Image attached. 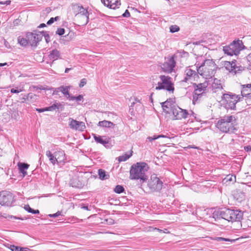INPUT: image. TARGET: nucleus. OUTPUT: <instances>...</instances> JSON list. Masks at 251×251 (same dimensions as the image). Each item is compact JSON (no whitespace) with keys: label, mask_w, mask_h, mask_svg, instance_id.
Segmentation results:
<instances>
[{"label":"nucleus","mask_w":251,"mask_h":251,"mask_svg":"<svg viewBox=\"0 0 251 251\" xmlns=\"http://www.w3.org/2000/svg\"><path fill=\"white\" fill-rule=\"evenodd\" d=\"M213 218L216 219H223L228 222H240L243 219V213L239 210L224 209L219 211H215Z\"/></svg>","instance_id":"nucleus-1"},{"label":"nucleus","mask_w":251,"mask_h":251,"mask_svg":"<svg viewBox=\"0 0 251 251\" xmlns=\"http://www.w3.org/2000/svg\"><path fill=\"white\" fill-rule=\"evenodd\" d=\"M199 74L206 79L214 75L217 67L213 59H205L201 64H196Z\"/></svg>","instance_id":"nucleus-2"},{"label":"nucleus","mask_w":251,"mask_h":251,"mask_svg":"<svg viewBox=\"0 0 251 251\" xmlns=\"http://www.w3.org/2000/svg\"><path fill=\"white\" fill-rule=\"evenodd\" d=\"M236 119L234 116L228 115L221 118L217 122L216 127L224 133H231L235 130Z\"/></svg>","instance_id":"nucleus-3"},{"label":"nucleus","mask_w":251,"mask_h":251,"mask_svg":"<svg viewBox=\"0 0 251 251\" xmlns=\"http://www.w3.org/2000/svg\"><path fill=\"white\" fill-rule=\"evenodd\" d=\"M149 167L145 162H137L131 167L130 170V178L131 179H140L143 181L147 179L145 173L148 170Z\"/></svg>","instance_id":"nucleus-4"},{"label":"nucleus","mask_w":251,"mask_h":251,"mask_svg":"<svg viewBox=\"0 0 251 251\" xmlns=\"http://www.w3.org/2000/svg\"><path fill=\"white\" fill-rule=\"evenodd\" d=\"M242 99V97L240 95L228 92L223 94L222 101L224 106L226 109L234 110L235 109L237 102L241 100Z\"/></svg>","instance_id":"nucleus-5"},{"label":"nucleus","mask_w":251,"mask_h":251,"mask_svg":"<svg viewBox=\"0 0 251 251\" xmlns=\"http://www.w3.org/2000/svg\"><path fill=\"white\" fill-rule=\"evenodd\" d=\"M244 46L242 40H234L229 45L223 47V51L227 55H238L240 51L244 49Z\"/></svg>","instance_id":"nucleus-6"},{"label":"nucleus","mask_w":251,"mask_h":251,"mask_svg":"<svg viewBox=\"0 0 251 251\" xmlns=\"http://www.w3.org/2000/svg\"><path fill=\"white\" fill-rule=\"evenodd\" d=\"M159 80L156 84L155 90H165L169 92H174L175 89L171 77L165 75H160L159 76Z\"/></svg>","instance_id":"nucleus-7"},{"label":"nucleus","mask_w":251,"mask_h":251,"mask_svg":"<svg viewBox=\"0 0 251 251\" xmlns=\"http://www.w3.org/2000/svg\"><path fill=\"white\" fill-rule=\"evenodd\" d=\"M73 8L75 13V17L78 18L83 19L81 24L82 25H86L89 22V12L87 9L78 4L73 5Z\"/></svg>","instance_id":"nucleus-8"},{"label":"nucleus","mask_w":251,"mask_h":251,"mask_svg":"<svg viewBox=\"0 0 251 251\" xmlns=\"http://www.w3.org/2000/svg\"><path fill=\"white\" fill-rule=\"evenodd\" d=\"M148 185L151 191L159 192L162 188L163 182L156 175L153 174L151 176Z\"/></svg>","instance_id":"nucleus-9"},{"label":"nucleus","mask_w":251,"mask_h":251,"mask_svg":"<svg viewBox=\"0 0 251 251\" xmlns=\"http://www.w3.org/2000/svg\"><path fill=\"white\" fill-rule=\"evenodd\" d=\"M14 201V196L9 191H3L0 192V204L7 206H11Z\"/></svg>","instance_id":"nucleus-10"},{"label":"nucleus","mask_w":251,"mask_h":251,"mask_svg":"<svg viewBox=\"0 0 251 251\" xmlns=\"http://www.w3.org/2000/svg\"><path fill=\"white\" fill-rule=\"evenodd\" d=\"M172 113L174 116V120H181L182 119H186L189 115L188 111L185 109H183L178 106L175 105L172 107Z\"/></svg>","instance_id":"nucleus-11"},{"label":"nucleus","mask_w":251,"mask_h":251,"mask_svg":"<svg viewBox=\"0 0 251 251\" xmlns=\"http://www.w3.org/2000/svg\"><path fill=\"white\" fill-rule=\"evenodd\" d=\"M44 33V32H27L26 34V37L27 38V40L29 44L32 47H36L37 44L42 39L43 35L42 33Z\"/></svg>","instance_id":"nucleus-12"},{"label":"nucleus","mask_w":251,"mask_h":251,"mask_svg":"<svg viewBox=\"0 0 251 251\" xmlns=\"http://www.w3.org/2000/svg\"><path fill=\"white\" fill-rule=\"evenodd\" d=\"M198 72H197L191 69L187 68L185 71V75L186 76L182 81L185 82L194 81L196 78L198 77Z\"/></svg>","instance_id":"nucleus-13"},{"label":"nucleus","mask_w":251,"mask_h":251,"mask_svg":"<svg viewBox=\"0 0 251 251\" xmlns=\"http://www.w3.org/2000/svg\"><path fill=\"white\" fill-rule=\"evenodd\" d=\"M69 120V126L73 129L83 131L86 127L85 124L83 122H79L71 118Z\"/></svg>","instance_id":"nucleus-14"},{"label":"nucleus","mask_w":251,"mask_h":251,"mask_svg":"<svg viewBox=\"0 0 251 251\" xmlns=\"http://www.w3.org/2000/svg\"><path fill=\"white\" fill-rule=\"evenodd\" d=\"M194 95H193L194 99H197L199 96H201L202 94L205 91L206 88L208 86L206 82L199 83L198 85L195 84Z\"/></svg>","instance_id":"nucleus-15"},{"label":"nucleus","mask_w":251,"mask_h":251,"mask_svg":"<svg viewBox=\"0 0 251 251\" xmlns=\"http://www.w3.org/2000/svg\"><path fill=\"white\" fill-rule=\"evenodd\" d=\"M241 97L242 99L246 97L251 99V83L241 85Z\"/></svg>","instance_id":"nucleus-16"},{"label":"nucleus","mask_w":251,"mask_h":251,"mask_svg":"<svg viewBox=\"0 0 251 251\" xmlns=\"http://www.w3.org/2000/svg\"><path fill=\"white\" fill-rule=\"evenodd\" d=\"M104 5L109 8L115 9L121 5L120 0H101Z\"/></svg>","instance_id":"nucleus-17"},{"label":"nucleus","mask_w":251,"mask_h":251,"mask_svg":"<svg viewBox=\"0 0 251 251\" xmlns=\"http://www.w3.org/2000/svg\"><path fill=\"white\" fill-rule=\"evenodd\" d=\"M161 105L163 111L165 113L169 114L172 110V107L176 105L173 103L172 99H170L162 102Z\"/></svg>","instance_id":"nucleus-18"},{"label":"nucleus","mask_w":251,"mask_h":251,"mask_svg":"<svg viewBox=\"0 0 251 251\" xmlns=\"http://www.w3.org/2000/svg\"><path fill=\"white\" fill-rule=\"evenodd\" d=\"M235 62V60L232 61L231 62L226 61L224 64V66L226 69L230 73H232L234 74H235L238 70H237L238 67L236 66Z\"/></svg>","instance_id":"nucleus-19"},{"label":"nucleus","mask_w":251,"mask_h":251,"mask_svg":"<svg viewBox=\"0 0 251 251\" xmlns=\"http://www.w3.org/2000/svg\"><path fill=\"white\" fill-rule=\"evenodd\" d=\"M94 138L97 143L101 144L106 148L109 147V146H108L109 143V139L105 138V139H103L101 136L96 135V134H94Z\"/></svg>","instance_id":"nucleus-20"},{"label":"nucleus","mask_w":251,"mask_h":251,"mask_svg":"<svg viewBox=\"0 0 251 251\" xmlns=\"http://www.w3.org/2000/svg\"><path fill=\"white\" fill-rule=\"evenodd\" d=\"M18 166L20 172L22 174L23 176L25 177L27 175L26 170L28 169L29 165L27 163L19 162L18 163Z\"/></svg>","instance_id":"nucleus-21"},{"label":"nucleus","mask_w":251,"mask_h":251,"mask_svg":"<svg viewBox=\"0 0 251 251\" xmlns=\"http://www.w3.org/2000/svg\"><path fill=\"white\" fill-rule=\"evenodd\" d=\"M49 58L50 60L55 61L60 58V52L56 49H54L50 52Z\"/></svg>","instance_id":"nucleus-22"},{"label":"nucleus","mask_w":251,"mask_h":251,"mask_svg":"<svg viewBox=\"0 0 251 251\" xmlns=\"http://www.w3.org/2000/svg\"><path fill=\"white\" fill-rule=\"evenodd\" d=\"M212 87L215 92H217L218 90L222 89L223 86L221 81L217 78H214L212 82Z\"/></svg>","instance_id":"nucleus-23"},{"label":"nucleus","mask_w":251,"mask_h":251,"mask_svg":"<svg viewBox=\"0 0 251 251\" xmlns=\"http://www.w3.org/2000/svg\"><path fill=\"white\" fill-rule=\"evenodd\" d=\"M38 96L33 93H29L23 98L24 101H27L29 102H35L38 99Z\"/></svg>","instance_id":"nucleus-24"},{"label":"nucleus","mask_w":251,"mask_h":251,"mask_svg":"<svg viewBox=\"0 0 251 251\" xmlns=\"http://www.w3.org/2000/svg\"><path fill=\"white\" fill-rule=\"evenodd\" d=\"M55 155L56 157V163H61L65 160V154L64 151H60L55 152Z\"/></svg>","instance_id":"nucleus-25"},{"label":"nucleus","mask_w":251,"mask_h":251,"mask_svg":"<svg viewBox=\"0 0 251 251\" xmlns=\"http://www.w3.org/2000/svg\"><path fill=\"white\" fill-rule=\"evenodd\" d=\"M177 58V55L176 54L172 56H168L167 57V62L170 65V66L174 69L176 66V60Z\"/></svg>","instance_id":"nucleus-26"},{"label":"nucleus","mask_w":251,"mask_h":251,"mask_svg":"<svg viewBox=\"0 0 251 251\" xmlns=\"http://www.w3.org/2000/svg\"><path fill=\"white\" fill-rule=\"evenodd\" d=\"M98 126L104 127L111 128L113 127L115 125L110 121L104 120L99 122L98 123Z\"/></svg>","instance_id":"nucleus-27"},{"label":"nucleus","mask_w":251,"mask_h":251,"mask_svg":"<svg viewBox=\"0 0 251 251\" xmlns=\"http://www.w3.org/2000/svg\"><path fill=\"white\" fill-rule=\"evenodd\" d=\"M17 41L18 43L23 47H25L28 44H29L27 38L26 37L24 38L22 36H19L18 37Z\"/></svg>","instance_id":"nucleus-28"},{"label":"nucleus","mask_w":251,"mask_h":251,"mask_svg":"<svg viewBox=\"0 0 251 251\" xmlns=\"http://www.w3.org/2000/svg\"><path fill=\"white\" fill-rule=\"evenodd\" d=\"M161 68L164 72L167 73H171L174 70L171 66L167 62H164L161 65Z\"/></svg>","instance_id":"nucleus-29"},{"label":"nucleus","mask_w":251,"mask_h":251,"mask_svg":"<svg viewBox=\"0 0 251 251\" xmlns=\"http://www.w3.org/2000/svg\"><path fill=\"white\" fill-rule=\"evenodd\" d=\"M70 89V86H61L59 87H58V89L59 90V91L61 92L66 98L68 96H69V91Z\"/></svg>","instance_id":"nucleus-30"},{"label":"nucleus","mask_w":251,"mask_h":251,"mask_svg":"<svg viewBox=\"0 0 251 251\" xmlns=\"http://www.w3.org/2000/svg\"><path fill=\"white\" fill-rule=\"evenodd\" d=\"M98 175L100 179L101 180L107 179L109 178V176L106 174V172L102 169H99L98 170Z\"/></svg>","instance_id":"nucleus-31"},{"label":"nucleus","mask_w":251,"mask_h":251,"mask_svg":"<svg viewBox=\"0 0 251 251\" xmlns=\"http://www.w3.org/2000/svg\"><path fill=\"white\" fill-rule=\"evenodd\" d=\"M132 151H131L129 154L126 153L124 155L120 156L118 157V161L119 162H123L126 161L132 156Z\"/></svg>","instance_id":"nucleus-32"},{"label":"nucleus","mask_w":251,"mask_h":251,"mask_svg":"<svg viewBox=\"0 0 251 251\" xmlns=\"http://www.w3.org/2000/svg\"><path fill=\"white\" fill-rule=\"evenodd\" d=\"M24 208L25 210H26L29 213H31L32 214H38L39 213V211L38 210H34L32 209L28 204L25 205Z\"/></svg>","instance_id":"nucleus-33"},{"label":"nucleus","mask_w":251,"mask_h":251,"mask_svg":"<svg viewBox=\"0 0 251 251\" xmlns=\"http://www.w3.org/2000/svg\"><path fill=\"white\" fill-rule=\"evenodd\" d=\"M124 190V188L122 186L118 185L115 187L114 192L116 193L120 194L122 193Z\"/></svg>","instance_id":"nucleus-34"},{"label":"nucleus","mask_w":251,"mask_h":251,"mask_svg":"<svg viewBox=\"0 0 251 251\" xmlns=\"http://www.w3.org/2000/svg\"><path fill=\"white\" fill-rule=\"evenodd\" d=\"M60 105L58 103H54L52 105L47 107V111H53L56 109L58 108V106Z\"/></svg>","instance_id":"nucleus-35"},{"label":"nucleus","mask_w":251,"mask_h":251,"mask_svg":"<svg viewBox=\"0 0 251 251\" xmlns=\"http://www.w3.org/2000/svg\"><path fill=\"white\" fill-rule=\"evenodd\" d=\"M179 30V27L176 25H173L170 27V31L171 33H175Z\"/></svg>","instance_id":"nucleus-36"},{"label":"nucleus","mask_w":251,"mask_h":251,"mask_svg":"<svg viewBox=\"0 0 251 251\" xmlns=\"http://www.w3.org/2000/svg\"><path fill=\"white\" fill-rule=\"evenodd\" d=\"M217 241H231V242H233L234 241V240H230L228 238H225L223 237H216L215 239Z\"/></svg>","instance_id":"nucleus-37"},{"label":"nucleus","mask_w":251,"mask_h":251,"mask_svg":"<svg viewBox=\"0 0 251 251\" xmlns=\"http://www.w3.org/2000/svg\"><path fill=\"white\" fill-rule=\"evenodd\" d=\"M49 158L53 165H54L55 163H56L57 159H56V157L55 154L54 155L52 154L51 157H49Z\"/></svg>","instance_id":"nucleus-38"},{"label":"nucleus","mask_w":251,"mask_h":251,"mask_svg":"<svg viewBox=\"0 0 251 251\" xmlns=\"http://www.w3.org/2000/svg\"><path fill=\"white\" fill-rule=\"evenodd\" d=\"M62 212L61 211H57L56 213L52 214H49L48 216L50 218H56L57 217H58L59 216L61 215Z\"/></svg>","instance_id":"nucleus-39"},{"label":"nucleus","mask_w":251,"mask_h":251,"mask_svg":"<svg viewBox=\"0 0 251 251\" xmlns=\"http://www.w3.org/2000/svg\"><path fill=\"white\" fill-rule=\"evenodd\" d=\"M65 33V29L63 28H58L56 32V33L59 35H62Z\"/></svg>","instance_id":"nucleus-40"},{"label":"nucleus","mask_w":251,"mask_h":251,"mask_svg":"<svg viewBox=\"0 0 251 251\" xmlns=\"http://www.w3.org/2000/svg\"><path fill=\"white\" fill-rule=\"evenodd\" d=\"M86 79L85 78H83L80 80V83H79V87H83L86 84Z\"/></svg>","instance_id":"nucleus-41"},{"label":"nucleus","mask_w":251,"mask_h":251,"mask_svg":"<svg viewBox=\"0 0 251 251\" xmlns=\"http://www.w3.org/2000/svg\"><path fill=\"white\" fill-rule=\"evenodd\" d=\"M22 91V89H18V88L16 89L12 88L10 90V92L12 93H19Z\"/></svg>","instance_id":"nucleus-42"},{"label":"nucleus","mask_w":251,"mask_h":251,"mask_svg":"<svg viewBox=\"0 0 251 251\" xmlns=\"http://www.w3.org/2000/svg\"><path fill=\"white\" fill-rule=\"evenodd\" d=\"M130 16V14L128 10H126L124 14L122 15V17L128 18Z\"/></svg>","instance_id":"nucleus-43"},{"label":"nucleus","mask_w":251,"mask_h":251,"mask_svg":"<svg viewBox=\"0 0 251 251\" xmlns=\"http://www.w3.org/2000/svg\"><path fill=\"white\" fill-rule=\"evenodd\" d=\"M49 90H53V95H57L58 93L59 92H60L59 90L58 89V88H51L49 89Z\"/></svg>","instance_id":"nucleus-44"},{"label":"nucleus","mask_w":251,"mask_h":251,"mask_svg":"<svg viewBox=\"0 0 251 251\" xmlns=\"http://www.w3.org/2000/svg\"><path fill=\"white\" fill-rule=\"evenodd\" d=\"M157 139H158V137L156 135H154L153 137H148V139L150 141L152 142L153 140H155Z\"/></svg>","instance_id":"nucleus-45"},{"label":"nucleus","mask_w":251,"mask_h":251,"mask_svg":"<svg viewBox=\"0 0 251 251\" xmlns=\"http://www.w3.org/2000/svg\"><path fill=\"white\" fill-rule=\"evenodd\" d=\"M82 99H83V96L82 95H78L77 97H75V100L77 101H80Z\"/></svg>","instance_id":"nucleus-46"},{"label":"nucleus","mask_w":251,"mask_h":251,"mask_svg":"<svg viewBox=\"0 0 251 251\" xmlns=\"http://www.w3.org/2000/svg\"><path fill=\"white\" fill-rule=\"evenodd\" d=\"M244 150L246 151H251V146L249 145L244 147Z\"/></svg>","instance_id":"nucleus-47"},{"label":"nucleus","mask_w":251,"mask_h":251,"mask_svg":"<svg viewBox=\"0 0 251 251\" xmlns=\"http://www.w3.org/2000/svg\"><path fill=\"white\" fill-rule=\"evenodd\" d=\"M75 96H71L70 94H69V96H68L67 97V98L68 99H69L70 100H75Z\"/></svg>","instance_id":"nucleus-48"},{"label":"nucleus","mask_w":251,"mask_h":251,"mask_svg":"<svg viewBox=\"0 0 251 251\" xmlns=\"http://www.w3.org/2000/svg\"><path fill=\"white\" fill-rule=\"evenodd\" d=\"M155 230H158L160 232H163L164 233H168V229H166V228L164 229V230H162V229H160L159 228H155Z\"/></svg>","instance_id":"nucleus-49"},{"label":"nucleus","mask_w":251,"mask_h":251,"mask_svg":"<svg viewBox=\"0 0 251 251\" xmlns=\"http://www.w3.org/2000/svg\"><path fill=\"white\" fill-rule=\"evenodd\" d=\"M36 110L37 111H38L39 112H43L47 111V107H46L44 108L36 109Z\"/></svg>","instance_id":"nucleus-50"},{"label":"nucleus","mask_w":251,"mask_h":251,"mask_svg":"<svg viewBox=\"0 0 251 251\" xmlns=\"http://www.w3.org/2000/svg\"><path fill=\"white\" fill-rule=\"evenodd\" d=\"M34 88H36V89H40V90H49V89H48V88H46L42 86H36V87H35Z\"/></svg>","instance_id":"nucleus-51"},{"label":"nucleus","mask_w":251,"mask_h":251,"mask_svg":"<svg viewBox=\"0 0 251 251\" xmlns=\"http://www.w3.org/2000/svg\"><path fill=\"white\" fill-rule=\"evenodd\" d=\"M54 22V21H53V18H51L48 22H47V24L49 25H50L51 24H52V23H53Z\"/></svg>","instance_id":"nucleus-52"},{"label":"nucleus","mask_w":251,"mask_h":251,"mask_svg":"<svg viewBox=\"0 0 251 251\" xmlns=\"http://www.w3.org/2000/svg\"><path fill=\"white\" fill-rule=\"evenodd\" d=\"M52 155V154L51 153V152H50V151H46V155L48 156V157L49 158V157H51V155Z\"/></svg>","instance_id":"nucleus-53"},{"label":"nucleus","mask_w":251,"mask_h":251,"mask_svg":"<svg viewBox=\"0 0 251 251\" xmlns=\"http://www.w3.org/2000/svg\"><path fill=\"white\" fill-rule=\"evenodd\" d=\"M247 59L248 61H249L250 63H251V53H250L247 56Z\"/></svg>","instance_id":"nucleus-54"},{"label":"nucleus","mask_w":251,"mask_h":251,"mask_svg":"<svg viewBox=\"0 0 251 251\" xmlns=\"http://www.w3.org/2000/svg\"><path fill=\"white\" fill-rule=\"evenodd\" d=\"M11 3V0H8L5 1H3V4L9 5Z\"/></svg>","instance_id":"nucleus-55"},{"label":"nucleus","mask_w":251,"mask_h":251,"mask_svg":"<svg viewBox=\"0 0 251 251\" xmlns=\"http://www.w3.org/2000/svg\"><path fill=\"white\" fill-rule=\"evenodd\" d=\"M44 36H45V38L46 39V42L47 43L49 42V39H50V36L48 34H47V35H44Z\"/></svg>","instance_id":"nucleus-56"},{"label":"nucleus","mask_w":251,"mask_h":251,"mask_svg":"<svg viewBox=\"0 0 251 251\" xmlns=\"http://www.w3.org/2000/svg\"><path fill=\"white\" fill-rule=\"evenodd\" d=\"M81 208L83 209H85V210H89V209L88 208V206H87V205H83L81 207Z\"/></svg>","instance_id":"nucleus-57"},{"label":"nucleus","mask_w":251,"mask_h":251,"mask_svg":"<svg viewBox=\"0 0 251 251\" xmlns=\"http://www.w3.org/2000/svg\"><path fill=\"white\" fill-rule=\"evenodd\" d=\"M46 26V25L45 24L42 23V24H41L39 25L38 27H39V28H42V27H45Z\"/></svg>","instance_id":"nucleus-58"},{"label":"nucleus","mask_w":251,"mask_h":251,"mask_svg":"<svg viewBox=\"0 0 251 251\" xmlns=\"http://www.w3.org/2000/svg\"><path fill=\"white\" fill-rule=\"evenodd\" d=\"M59 19H60V18L58 16H56V17H55L54 18H53L54 22V21H57L59 20Z\"/></svg>","instance_id":"nucleus-59"},{"label":"nucleus","mask_w":251,"mask_h":251,"mask_svg":"<svg viewBox=\"0 0 251 251\" xmlns=\"http://www.w3.org/2000/svg\"><path fill=\"white\" fill-rule=\"evenodd\" d=\"M157 136L158 137V138H165V137H167L166 135H157Z\"/></svg>","instance_id":"nucleus-60"},{"label":"nucleus","mask_w":251,"mask_h":251,"mask_svg":"<svg viewBox=\"0 0 251 251\" xmlns=\"http://www.w3.org/2000/svg\"><path fill=\"white\" fill-rule=\"evenodd\" d=\"M70 70H71V68H66L65 70V73H68Z\"/></svg>","instance_id":"nucleus-61"},{"label":"nucleus","mask_w":251,"mask_h":251,"mask_svg":"<svg viewBox=\"0 0 251 251\" xmlns=\"http://www.w3.org/2000/svg\"><path fill=\"white\" fill-rule=\"evenodd\" d=\"M7 65V63H0V67H2V66H5Z\"/></svg>","instance_id":"nucleus-62"},{"label":"nucleus","mask_w":251,"mask_h":251,"mask_svg":"<svg viewBox=\"0 0 251 251\" xmlns=\"http://www.w3.org/2000/svg\"><path fill=\"white\" fill-rule=\"evenodd\" d=\"M232 176H231L230 178H228V179L229 180V181H232L233 179H232Z\"/></svg>","instance_id":"nucleus-63"},{"label":"nucleus","mask_w":251,"mask_h":251,"mask_svg":"<svg viewBox=\"0 0 251 251\" xmlns=\"http://www.w3.org/2000/svg\"><path fill=\"white\" fill-rule=\"evenodd\" d=\"M135 101H136V102H140V100H139L137 99V98H136L135 99Z\"/></svg>","instance_id":"nucleus-64"}]
</instances>
